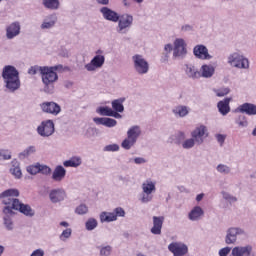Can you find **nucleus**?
I'll return each instance as SVG.
<instances>
[{"instance_id": "obj_61", "label": "nucleus", "mask_w": 256, "mask_h": 256, "mask_svg": "<svg viewBox=\"0 0 256 256\" xmlns=\"http://www.w3.org/2000/svg\"><path fill=\"white\" fill-rule=\"evenodd\" d=\"M181 31L187 32V31H193V26L186 24L181 27Z\"/></svg>"}, {"instance_id": "obj_51", "label": "nucleus", "mask_w": 256, "mask_h": 256, "mask_svg": "<svg viewBox=\"0 0 256 256\" xmlns=\"http://www.w3.org/2000/svg\"><path fill=\"white\" fill-rule=\"evenodd\" d=\"M40 173L42 175H50L52 173L51 167L44 164H40Z\"/></svg>"}, {"instance_id": "obj_50", "label": "nucleus", "mask_w": 256, "mask_h": 256, "mask_svg": "<svg viewBox=\"0 0 256 256\" xmlns=\"http://www.w3.org/2000/svg\"><path fill=\"white\" fill-rule=\"evenodd\" d=\"M186 139V136H185V133L184 132H178L176 134V145H183V141H185Z\"/></svg>"}, {"instance_id": "obj_31", "label": "nucleus", "mask_w": 256, "mask_h": 256, "mask_svg": "<svg viewBox=\"0 0 256 256\" xmlns=\"http://www.w3.org/2000/svg\"><path fill=\"white\" fill-rule=\"evenodd\" d=\"M123 103H125V98H118L113 100L112 111H116V113H123V111H125V106H123Z\"/></svg>"}, {"instance_id": "obj_55", "label": "nucleus", "mask_w": 256, "mask_h": 256, "mask_svg": "<svg viewBox=\"0 0 256 256\" xmlns=\"http://www.w3.org/2000/svg\"><path fill=\"white\" fill-rule=\"evenodd\" d=\"M104 151H112V152L119 151V145L117 144L107 145L104 147Z\"/></svg>"}, {"instance_id": "obj_21", "label": "nucleus", "mask_w": 256, "mask_h": 256, "mask_svg": "<svg viewBox=\"0 0 256 256\" xmlns=\"http://www.w3.org/2000/svg\"><path fill=\"white\" fill-rule=\"evenodd\" d=\"M200 77H203L204 79H211L215 75V66L211 64H203L200 67Z\"/></svg>"}, {"instance_id": "obj_23", "label": "nucleus", "mask_w": 256, "mask_h": 256, "mask_svg": "<svg viewBox=\"0 0 256 256\" xmlns=\"http://www.w3.org/2000/svg\"><path fill=\"white\" fill-rule=\"evenodd\" d=\"M3 225L5 227L6 231H13L15 229V223L13 222V218L15 217L16 213L15 211H12V213H3Z\"/></svg>"}, {"instance_id": "obj_6", "label": "nucleus", "mask_w": 256, "mask_h": 256, "mask_svg": "<svg viewBox=\"0 0 256 256\" xmlns=\"http://www.w3.org/2000/svg\"><path fill=\"white\" fill-rule=\"evenodd\" d=\"M174 48L172 58L174 61H183L187 57V43L183 38H176L174 40Z\"/></svg>"}, {"instance_id": "obj_53", "label": "nucleus", "mask_w": 256, "mask_h": 256, "mask_svg": "<svg viewBox=\"0 0 256 256\" xmlns=\"http://www.w3.org/2000/svg\"><path fill=\"white\" fill-rule=\"evenodd\" d=\"M113 214L115 215L117 220V217H125V210L121 207H117L114 209Z\"/></svg>"}, {"instance_id": "obj_46", "label": "nucleus", "mask_w": 256, "mask_h": 256, "mask_svg": "<svg viewBox=\"0 0 256 256\" xmlns=\"http://www.w3.org/2000/svg\"><path fill=\"white\" fill-rule=\"evenodd\" d=\"M75 213H77V215H87V213H89V208L85 204H80L76 207Z\"/></svg>"}, {"instance_id": "obj_43", "label": "nucleus", "mask_w": 256, "mask_h": 256, "mask_svg": "<svg viewBox=\"0 0 256 256\" xmlns=\"http://www.w3.org/2000/svg\"><path fill=\"white\" fill-rule=\"evenodd\" d=\"M45 69V66H32L28 70L29 75H37V73H40V75H43V70Z\"/></svg>"}, {"instance_id": "obj_16", "label": "nucleus", "mask_w": 256, "mask_h": 256, "mask_svg": "<svg viewBox=\"0 0 256 256\" xmlns=\"http://www.w3.org/2000/svg\"><path fill=\"white\" fill-rule=\"evenodd\" d=\"M18 35H21V23L19 21L12 22L6 27L7 39H15Z\"/></svg>"}, {"instance_id": "obj_8", "label": "nucleus", "mask_w": 256, "mask_h": 256, "mask_svg": "<svg viewBox=\"0 0 256 256\" xmlns=\"http://www.w3.org/2000/svg\"><path fill=\"white\" fill-rule=\"evenodd\" d=\"M228 64L236 69H249V59L238 52H233L228 56Z\"/></svg>"}, {"instance_id": "obj_29", "label": "nucleus", "mask_w": 256, "mask_h": 256, "mask_svg": "<svg viewBox=\"0 0 256 256\" xmlns=\"http://www.w3.org/2000/svg\"><path fill=\"white\" fill-rule=\"evenodd\" d=\"M172 113H174L178 117H187L189 115V107L185 105H178L172 109Z\"/></svg>"}, {"instance_id": "obj_47", "label": "nucleus", "mask_w": 256, "mask_h": 256, "mask_svg": "<svg viewBox=\"0 0 256 256\" xmlns=\"http://www.w3.org/2000/svg\"><path fill=\"white\" fill-rule=\"evenodd\" d=\"M40 163H36L34 165H30L27 167V171L28 173H30V175H37V173H40Z\"/></svg>"}, {"instance_id": "obj_58", "label": "nucleus", "mask_w": 256, "mask_h": 256, "mask_svg": "<svg viewBox=\"0 0 256 256\" xmlns=\"http://www.w3.org/2000/svg\"><path fill=\"white\" fill-rule=\"evenodd\" d=\"M0 157H2L4 160L11 159V152H9V150H1Z\"/></svg>"}, {"instance_id": "obj_34", "label": "nucleus", "mask_w": 256, "mask_h": 256, "mask_svg": "<svg viewBox=\"0 0 256 256\" xmlns=\"http://www.w3.org/2000/svg\"><path fill=\"white\" fill-rule=\"evenodd\" d=\"M36 152H37V149L35 148V146H29L24 151L20 152L18 157L21 160L27 159V157L33 155Z\"/></svg>"}, {"instance_id": "obj_38", "label": "nucleus", "mask_w": 256, "mask_h": 256, "mask_svg": "<svg viewBox=\"0 0 256 256\" xmlns=\"http://www.w3.org/2000/svg\"><path fill=\"white\" fill-rule=\"evenodd\" d=\"M173 45L172 44H166L164 46V53L161 59L162 63H167L169 61V53H171V51H173Z\"/></svg>"}, {"instance_id": "obj_27", "label": "nucleus", "mask_w": 256, "mask_h": 256, "mask_svg": "<svg viewBox=\"0 0 256 256\" xmlns=\"http://www.w3.org/2000/svg\"><path fill=\"white\" fill-rule=\"evenodd\" d=\"M229 103H231V98H225L224 100L218 102L217 107L221 115H227L229 111H231Z\"/></svg>"}, {"instance_id": "obj_36", "label": "nucleus", "mask_w": 256, "mask_h": 256, "mask_svg": "<svg viewBox=\"0 0 256 256\" xmlns=\"http://www.w3.org/2000/svg\"><path fill=\"white\" fill-rule=\"evenodd\" d=\"M221 195H222V199H224V201H227L229 205H233V203H237L238 201L237 197L233 196L231 193L227 191H222Z\"/></svg>"}, {"instance_id": "obj_11", "label": "nucleus", "mask_w": 256, "mask_h": 256, "mask_svg": "<svg viewBox=\"0 0 256 256\" xmlns=\"http://www.w3.org/2000/svg\"><path fill=\"white\" fill-rule=\"evenodd\" d=\"M193 55L196 59H201L202 61H210L213 56L209 54V49L203 44H198L193 48Z\"/></svg>"}, {"instance_id": "obj_24", "label": "nucleus", "mask_w": 256, "mask_h": 256, "mask_svg": "<svg viewBox=\"0 0 256 256\" xmlns=\"http://www.w3.org/2000/svg\"><path fill=\"white\" fill-rule=\"evenodd\" d=\"M205 215V211L201 206H195L188 214V219L190 221H201L203 216Z\"/></svg>"}, {"instance_id": "obj_62", "label": "nucleus", "mask_w": 256, "mask_h": 256, "mask_svg": "<svg viewBox=\"0 0 256 256\" xmlns=\"http://www.w3.org/2000/svg\"><path fill=\"white\" fill-rule=\"evenodd\" d=\"M121 112H117V111H114L112 110V113L110 114V117H114L115 119H121V114H119Z\"/></svg>"}, {"instance_id": "obj_37", "label": "nucleus", "mask_w": 256, "mask_h": 256, "mask_svg": "<svg viewBox=\"0 0 256 256\" xmlns=\"http://www.w3.org/2000/svg\"><path fill=\"white\" fill-rule=\"evenodd\" d=\"M96 113L104 117H111V113H113V109H111L108 106H100L96 109Z\"/></svg>"}, {"instance_id": "obj_41", "label": "nucleus", "mask_w": 256, "mask_h": 256, "mask_svg": "<svg viewBox=\"0 0 256 256\" xmlns=\"http://www.w3.org/2000/svg\"><path fill=\"white\" fill-rule=\"evenodd\" d=\"M197 145V142L194 141L193 137L188 138L182 142V148L183 149H193Z\"/></svg>"}, {"instance_id": "obj_39", "label": "nucleus", "mask_w": 256, "mask_h": 256, "mask_svg": "<svg viewBox=\"0 0 256 256\" xmlns=\"http://www.w3.org/2000/svg\"><path fill=\"white\" fill-rule=\"evenodd\" d=\"M135 140L129 138V136H127L126 139H124L121 143V147L122 149H125L126 151H129V149H131V147H133L135 145Z\"/></svg>"}, {"instance_id": "obj_44", "label": "nucleus", "mask_w": 256, "mask_h": 256, "mask_svg": "<svg viewBox=\"0 0 256 256\" xmlns=\"http://www.w3.org/2000/svg\"><path fill=\"white\" fill-rule=\"evenodd\" d=\"M235 123L242 128L247 127L249 125V122L247 121V117H245V115H239L236 118Z\"/></svg>"}, {"instance_id": "obj_28", "label": "nucleus", "mask_w": 256, "mask_h": 256, "mask_svg": "<svg viewBox=\"0 0 256 256\" xmlns=\"http://www.w3.org/2000/svg\"><path fill=\"white\" fill-rule=\"evenodd\" d=\"M127 137L137 142L139 137H141V127L135 125L129 128V130L127 131Z\"/></svg>"}, {"instance_id": "obj_14", "label": "nucleus", "mask_w": 256, "mask_h": 256, "mask_svg": "<svg viewBox=\"0 0 256 256\" xmlns=\"http://www.w3.org/2000/svg\"><path fill=\"white\" fill-rule=\"evenodd\" d=\"M105 65V56L96 55L92 58L90 63L85 65V69L88 71H97V69H101Z\"/></svg>"}, {"instance_id": "obj_33", "label": "nucleus", "mask_w": 256, "mask_h": 256, "mask_svg": "<svg viewBox=\"0 0 256 256\" xmlns=\"http://www.w3.org/2000/svg\"><path fill=\"white\" fill-rule=\"evenodd\" d=\"M100 221L102 223H111L117 221V217H115L113 212H102L100 213Z\"/></svg>"}, {"instance_id": "obj_32", "label": "nucleus", "mask_w": 256, "mask_h": 256, "mask_svg": "<svg viewBox=\"0 0 256 256\" xmlns=\"http://www.w3.org/2000/svg\"><path fill=\"white\" fill-rule=\"evenodd\" d=\"M81 163H83V161L81 160V157L79 156H73L72 158H70L69 160H66L63 162L64 167H80Z\"/></svg>"}, {"instance_id": "obj_59", "label": "nucleus", "mask_w": 256, "mask_h": 256, "mask_svg": "<svg viewBox=\"0 0 256 256\" xmlns=\"http://www.w3.org/2000/svg\"><path fill=\"white\" fill-rule=\"evenodd\" d=\"M227 136L223 135V134H216V139L218 141V143L220 144L221 147H223V143H225V139Z\"/></svg>"}, {"instance_id": "obj_20", "label": "nucleus", "mask_w": 256, "mask_h": 256, "mask_svg": "<svg viewBox=\"0 0 256 256\" xmlns=\"http://www.w3.org/2000/svg\"><path fill=\"white\" fill-rule=\"evenodd\" d=\"M184 71L188 79L195 80V79L201 78V73L199 72V70H197V68L193 64H185Z\"/></svg>"}, {"instance_id": "obj_26", "label": "nucleus", "mask_w": 256, "mask_h": 256, "mask_svg": "<svg viewBox=\"0 0 256 256\" xmlns=\"http://www.w3.org/2000/svg\"><path fill=\"white\" fill-rule=\"evenodd\" d=\"M94 123H96V125H104V127H115L117 125V120L113 119V118H99V117H95L93 118Z\"/></svg>"}, {"instance_id": "obj_1", "label": "nucleus", "mask_w": 256, "mask_h": 256, "mask_svg": "<svg viewBox=\"0 0 256 256\" xmlns=\"http://www.w3.org/2000/svg\"><path fill=\"white\" fill-rule=\"evenodd\" d=\"M103 19L110 21L111 23H118L116 26V32L118 35H127L131 26L133 25V17L129 14L119 15L115 10L103 6L99 9Z\"/></svg>"}, {"instance_id": "obj_30", "label": "nucleus", "mask_w": 256, "mask_h": 256, "mask_svg": "<svg viewBox=\"0 0 256 256\" xmlns=\"http://www.w3.org/2000/svg\"><path fill=\"white\" fill-rule=\"evenodd\" d=\"M157 191V188L155 187V182H153L151 179L146 180L142 184V192L144 193H150L153 195Z\"/></svg>"}, {"instance_id": "obj_4", "label": "nucleus", "mask_w": 256, "mask_h": 256, "mask_svg": "<svg viewBox=\"0 0 256 256\" xmlns=\"http://www.w3.org/2000/svg\"><path fill=\"white\" fill-rule=\"evenodd\" d=\"M42 71L41 79L44 85L43 91L44 93L52 95L55 91V83L59 80V75H57V72H54L53 68H50L49 66H44Z\"/></svg>"}, {"instance_id": "obj_25", "label": "nucleus", "mask_w": 256, "mask_h": 256, "mask_svg": "<svg viewBox=\"0 0 256 256\" xmlns=\"http://www.w3.org/2000/svg\"><path fill=\"white\" fill-rule=\"evenodd\" d=\"M66 175H67V170H65L63 166L58 165L55 167L52 173V179L53 181H56L57 183H59L61 182L62 179H65Z\"/></svg>"}, {"instance_id": "obj_13", "label": "nucleus", "mask_w": 256, "mask_h": 256, "mask_svg": "<svg viewBox=\"0 0 256 256\" xmlns=\"http://www.w3.org/2000/svg\"><path fill=\"white\" fill-rule=\"evenodd\" d=\"M231 256H255L252 245L235 246L232 248Z\"/></svg>"}, {"instance_id": "obj_48", "label": "nucleus", "mask_w": 256, "mask_h": 256, "mask_svg": "<svg viewBox=\"0 0 256 256\" xmlns=\"http://www.w3.org/2000/svg\"><path fill=\"white\" fill-rule=\"evenodd\" d=\"M73 230L71 228L65 229L59 236L60 241H67L71 237Z\"/></svg>"}, {"instance_id": "obj_57", "label": "nucleus", "mask_w": 256, "mask_h": 256, "mask_svg": "<svg viewBox=\"0 0 256 256\" xmlns=\"http://www.w3.org/2000/svg\"><path fill=\"white\" fill-rule=\"evenodd\" d=\"M131 161H134V163L136 165H143V164L147 163V160L143 157H136L134 159H130V163H131Z\"/></svg>"}, {"instance_id": "obj_63", "label": "nucleus", "mask_w": 256, "mask_h": 256, "mask_svg": "<svg viewBox=\"0 0 256 256\" xmlns=\"http://www.w3.org/2000/svg\"><path fill=\"white\" fill-rule=\"evenodd\" d=\"M50 69H52V71L56 73V71H61V69H63V65L59 64L56 66H50Z\"/></svg>"}, {"instance_id": "obj_15", "label": "nucleus", "mask_w": 256, "mask_h": 256, "mask_svg": "<svg viewBox=\"0 0 256 256\" xmlns=\"http://www.w3.org/2000/svg\"><path fill=\"white\" fill-rule=\"evenodd\" d=\"M40 108L43 113H49L50 115H58L61 113V106L55 102H43L40 104Z\"/></svg>"}, {"instance_id": "obj_5", "label": "nucleus", "mask_w": 256, "mask_h": 256, "mask_svg": "<svg viewBox=\"0 0 256 256\" xmlns=\"http://www.w3.org/2000/svg\"><path fill=\"white\" fill-rule=\"evenodd\" d=\"M133 69L137 75H147L149 73V62L143 55L135 54L132 56Z\"/></svg>"}, {"instance_id": "obj_42", "label": "nucleus", "mask_w": 256, "mask_h": 256, "mask_svg": "<svg viewBox=\"0 0 256 256\" xmlns=\"http://www.w3.org/2000/svg\"><path fill=\"white\" fill-rule=\"evenodd\" d=\"M139 200L141 201V203H151V201H153V194L142 191Z\"/></svg>"}, {"instance_id": "obj_56", "label": "nucleus", "mask_w": 256, "mask_h": 256, "mask_svg": "<svg viewBox=\"0 0 256 256\" xmlns=\"http://www.w3.org/2000/svg\"><path fill=\"white\" fill-rule=\"evenodd\" d=\"M232 251H233V249H231V247H224L219 250V255L220 256H228L229 253H231Z\"/></svg>"}, {"instance_id": "obj_10", "label": "nucleus", "mask_w": 256, "mask_h": 256, "mask_svg": "<svg viewBox=\"0 0 256 256\" xmlns=\"http://www.w3.org/2000/svg\"><path fill=\"white\" fill-rule=\"evenodd\" d=\"M37 133L40 137H51L55 133V123H53V120L41 122V125L37 127Z\"/></svg>"}, {"instance_id": "obj_49", "label": "nucleus", "mask_w": 256, "mask_h": 256, "mask_svg": "<svg viewBox=\"0 0 256 256\" xmlns=\"http://www.w3.org/2000/svg\"><path fill=\"white\" fill-rule=\"evenodd\" d=\"M111 251H113V248L110 245L102 246L100 248V255L101 256H109V255H111Z\"/></svg>"}, {"instance_id": "obj_2", "label": "nucleus", "mask_w": 256, "mask_h": 256, "mask_svg": "<svg viewBox=\"0 0 256 256\" xmlns=\"http://www.w3.org/2000/svg\"><path fill=\"white\" fill-rule=\"evenodd\" d=\"M2 79L9 93H15L21 87L19 79V70L15 66L7 65L2 70Z\"/></svg>"}, {"instance_id": "obj_45", "label": "nucleus", "mask_w": 256, "mask_h": 256, "mask_svg": "<svg viewBox=\"0 0 256 256\" xmlns=\"http://www.w3.org/2000/svg\"><path fill=\"white\" fill-rule=\"evenodd\" d=\"M97 225H98V223L95 218H90L85 223V227H86L87 231H93V229H95L97 227Z\"/></svg>"}, {"instance_id": "obj_64", "label": "nucleus", "mask_w": 256, "mask_h": 256, "mask_svg": "<svg viewBox=\"0 0 256 256\" xmlns=\"http://www.w3.org/2000/svg\"><path fill=\"white\" fill-rule=\"evenodd\" d=\"M96 3L98 5H103L104 7H107V5H109V0H96Z\"/></svg>"}, {"instance_id": "obj_9", "label": "nucleus", "mask_w": 256, "mask_h": 256, "mask_svg": "<svg viewBox=\"0 0 256 256\" xmlns=\"http://www.w3.org/2000/svg\"><path fill=\"white\" fill-rule=\"evenodd\" d=\"M191 137L194 139L196 145H203V143H205V139L209 137V130L207 129V126L200 125L196 127L191 132Z\"/></svg>"}, {"instance_id": "obj_22", "label": "nucleus", "mask_w": 256, "mask_h": 256, "mask_svg": "<svg viewBox=\"0 0 256 256\" xmlns=\"http://www.w3.org/2000/svg\"><path fill=\"white\" fill-rule=\"evenodd\" d=\"M236 111L239 113H245V115L253 116L256 115V105L253 103H244L240 105Z\"/></svg>"}, {"instance_id": "obj_3", "label": "nucleus", "mask_w": 256, "mask_h": 256, "mask_svg": "<svg viewBox=\"0 0 256 256\" xmlns=\"http://www.w3.org/2000/svg\"><path fill=\"white\" fill-rule=\"evenodd\" d=\"M19 195V190L15 188H10L0 193V201L2 205H5L2 213H13V207L16 205V201H19L17 198Z\"/></svg>"}, {"instance_id": "obj_40", "label": "nucleus", "mask_w": 256, "mask_h": 256, "mask_svg": "<svg viewBox=\"0 0 256 256\" xmlns=\"http://www.w3.org/2000/svg\"><path fill=\"white\" fill-rule=\"evenodd\" d=\"M216 171L218 173H221V175H229V173H231V167L225 165V164H219L216 167Z\"/></svg>"}, {"instance_id": "obj_19", "label": "nucleus", "mask_w": 256, "mask_h": 256, "mask_svg": "<svg viewBox=\"0 0 256 256\" xmlns=\"http://www.w3.org/2000/svg\"><path fill=\"white\" fill-rule=\"evenodd\" d=\"M57 24V14H50L46 16L42 24L40 25V29L47 30V29H53L55 25Z\"/></svg>"}, {"instance_id": "obj_35", "label": "nucleus", "mask_w": 256, "mask_h": 256, "mask_svg": "<svg viewBox=\"0 0 256 256\" xmlns=\"http://www.w3.org/2000/svg\"><path fill=\"white\" fill-rule=\"evenodd\" d=\"M42 1L46 9H51L52 11L59 9V5H60L59 0H42Z\"/></svg>"}, {"instance_id": "obj_54", "label": "nucleus", "mask_w": 256, "mask_h": 256, "mask_svg": "<svg viewBox=\"0 0 256 256\" xmlns=\"http://www.w3.org/2000/svg\"><path fill=\"white\" fill-rule=\"evenodd\" d=\"M230 91L231 90L229 88H222L217 90L216 95L217 97H225V95H229Z\"/></svg>"}, {"instance_id": "obj_12", "label": "nucleus", "mask_w": 256, "mask_h": 256, "mask_svg": "<svg viewBox=\"0 0 256 256\" xmlns=\"http://www.w3.org/2000/svg\"><path fill=\"white\" fill-rule=\"evenodd\" d=\"M12 211H18L25 215L26 217H34L35 210L31 209L29 204H24L21 200H16V205L13 206Z\"/></svg>"}, {"instance_id": "obj_60", "label": "nucleus", "mask_w": 256, "mask_h": 256, "mask_svg": "<svg viewBox=\"0 0 256 256\" xmlns=\"http://www.w3.org/2000/svg\"><path fill=\"white\" fill-rule=\"evenodd\" d=\"M30 256H45V251L43 249H36Z\"/></svg>"}, {"instance_id": "obj_17", "label": "nucleus", "mask_w": 256, "mask_h": 256, "mask_svg": "<svg viewBox=\"0 0 256 256\" xmlns=\"http://www.w3.org/2000/svg\"><path fill=\"white\" fill-rule=\"evenodd\" d=\"M66 193L62 188L53 189L49 193V199L51 203H61V201H65Z\"/></svg>"}, {"instance_id": "obj_52", "label": "nucleus", "mask_w": 256, "mask_h": 256, "mask_svg": "<svg viewBox=\"0 0 256 256\" xmlns=\"http://www.w3.org/2000/svg\"><path fill=\"white\" fill-rule=\"evenodd\" d=\"M10 172L12 173V175H14V177H16V179H21L22 173H21V168L19 166L11 168Z\"/></svg>"}, {"instance_id": "obj_18", "label": "nucleus", "mask_w": 256, "mask_h": 256, "mask_svg": "<svg viewBox=\"0 0 256 256\" xmlns=\"http://www.w3.org/2000/svg\"><path fill=\"white\" fill-rule=\"evenodd\" d=\"M164 221L165 217L163 216H153V227L150 230L152 235H161Z\"/></svg>"}, {"instance_id": "obj_7", "label": "nucleus", "mask_w": 256, "mask_h": 256, "mask_svg": "<svg viewBox=\"0 0 256 256\" xmlns=\"http://www.w3.org/2000/svg\"><path fill=\"white\" fill-rule=\"evenodd\" d=\"M237 237H247V232L241 227H230L226 230L225 243L226 245H235Z\"/></svg>"}]
</instances>
